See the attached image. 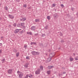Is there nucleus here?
Masks as SVG:
<instances>
[{
  "instance_id": "nucleus-25",
  "label": "nucleus",
  "mask_w": 78,
  "mask_h": 78,
  "mask_svg": "<svg viewBox=\"0 0 78 78\" xmlns=\"http://www.w3.org/2000/svg\"><path fill=\"white\" fill-rule=\"evenodd\" d=\"M21 26L22 27H23V26H24V25H25V23H21Z\"/></svg>"
},
{
  "instance_id": "nucleus-10",
  "label": "nucleus",
  "mask_w": 78,
  "mask_h": 78,
  "mask_svg": "<svg viewBox=\"0 0 78 78\" xmlns=\"http://www.w3.org/2000/svg\"><path fill=\"white\" fill-rule=\"evenodd\" d=\"M27 18H23L22 19H20V20L22 21V22H24L25 20H26Z\"/></svg>"
},
{
  "instance_id": "nucleus-23",
  "label": "nucleus",
  "mask_w": 78,
  "mask_h": 78,
  "mask_svg": "<svg viewBox=\"0 0 78 78\" xmlns=\"http://www.w3.org/2000/svg\"><path fill=\"white\" fill-rule=\"evenodd\" d=\"M47 19H48V20H50V16H48L47 17Z\"/></svg>"
},
{
  "instance_id": "nucleus-40",
  "label": "nucleus",
  "mask_w": 78,
  "mask_h": 78,
  "mask_svg": "<svg viewBox=\"0 0 78 78\" xmlns=\"http://www.w3.org/2000/svg\"><path fill=\"white\" fill-rule=\"evenodd\" d=\"M13 26H14V27H16V24L14 23L13 24Z\"/></svg>"
},
{
  "instance_id": "nucleus-48",
  "label": "nucleus",
  "mask_w": 78,
  "mask_h": 78,
  "mask_svg": "<svg viewBox=\"0 0 78 78\" xmlns=\"http://www.w3.org/2000/svg\"><path fill=\"white\" fill-rule=\"evenodd\" d=\"M0 53H2V50H0Z\"/></svg>"
},
{
  "instance_id": "nucleus-33",
  "label": "nucleus",
  "mask_w": 78,
  "mask_h": 78,
  "mask_svg": "<svg viewBox=\"0 0 78 78\" xmlns=\"http://www.w3.org/2000/svg\"><path fill=\"white\" fill-rule=\"evenodd\" d=\"M17 73L18 74V75H19V73H21V72H20V71H18L17 72Z\"/></svg>"
},
{
  "instance_id": "nucleus-54",
  "label": "nucleus",
  "mask_w": 78,
  "mask_h": 78,
  "mask_svg": "<svg viewBox=\"0 0 78 78\" xmlns=\"http://www.w3.org/2000/svg\"><path fill=\"white\" fill-rule=\"evenodd\" d=\"M2 37H1V38H2Z\"/></svg>"
},
{
  "instance_id": "nucleus-37",
  "label": "nucleus",
  "mask_w": 78,
  "mask_h": 78,
  "mask_svg": "<svg viewBox=\"0 0 78 78\" xmlns=\"http://www.w3.org/2000/svg\"><path fill=\"white\" fill-rule=\"evenodd\" d=\"M45 36V34H43L42 35V37H44V36Z\"/></svg>"
},
{
  "instance_id": "nucleus-51",
  "label": "nucleus",
  "mask_w": 78,
  "mask_h": 78,
  "mask_svg": "<svg viewBox=\"0 0 78 78\" xmlns=\"http://www.w3.org/2000/svg\"><path fill=\"white\" fill-rule=\"evenodd\" d=\"M1 5H2V4H1V3H0V6H1Z\"/></svg>"
},
{
  "instance_id": "nucleus-12",
  "label": "nucleus",
  "mask_w": 78,
  "mask_h": 78,
  "mask_svg": "<svg viewBox=\"0 0 78 78\" xmlns=\"http://www.w3.org/2000/svg\"><path fill=\"white\" fill-rule=\"evenodd\" d=\"M54 67V66H49L48 67V69H52V68H53Z\"/></svg>"
},
{
  "instance_id": "nucleus-28",
  "label": "nucleus",
  "mask_w": 78,
  "mask_h": 78,
  "mask_svg": "<svg viewBox=\"0 0 78 78\" xmlns=\"http://www.w3.org/2000/svg\"><path fill=\"white\" fill-rule=\"evenodd\" d=\"M48 25H47L46 26V27H45V29L46 30H47L48 29Z\"/></svg>"
},
{
  "instance_id": "nucleus-42",
  "label": "nucleus",
  "mask_w": 78,
  "mask_h": 78,
  "mask_svg": "<svg viewBox=\"0 0 78 78\" xmlns=\"http://www.w3.org/2000/svg\"><path fill=\"white\" fill-rule=\"evenodd\" d=\"M28 75H27L25 77V78H28Z\"/></svg>"
},
{
  "instance_id": "nucleus-2",
  "label": "nucleus",
  "mask_w": 78,
  "mask_h": 78,
  "mask_svg": "<svg viewBox=\"0 0 78 78\" xmlns=\"http://www.w3.org/2000/svg\"><path fill=\"white\" fill-rule=\"evenodd\" d=\"M35 74L36 75H38L39 74H40V73H41V69L39 68H38L37 69V70L35 71Z\"/></svg>"
},
{
  "instance_id": "nucleus-19",
  "label": "nucleus",
  "mask_w": 78,
  "mask_h": 78,
  "mask_svg": "<svg viewBox=\"0 0 78 78\" xmlns=\"http://www.w3.org/2000/svg\"><path fill=\"white\" fill-rule=\"evenodd\" d=\"M34 44H36V43L35 42H31L30 43V44L31 45H33Z\"/></svg>"
},
{
  "instance_id": "nucleus-1",
  "label": "nucleus",
  "mask_w": 78,
  "mask_h": 78,
  "mask_svg": "<svg viewBox=\"0 0 78 78\" xmlns=\"http://www.w3.org/2000/svg\"><path fill=\"white\" fill-rule=\"evenodd\" d=\"M33 55H39L40 54V53L38 52H36L34 51H32L31 52Z\"/></svg>"
},
{
  "instance_id": "nucleus-13",
  "label": "nucleus",
  "mask_w": 78,
  "mask_h": 78,
  "mask_svg": "<svg viewBox=\"0 0 78 78\" xmlns=\"http://www.w3.org/2000/svg\"><path fill=\"white\" fill-rule=\"evenodd\" d=\"M28 66V63H26L24 66L25 68H27Z\"/></svg>"
},
{
  "instance_id": "nucleus-18",
  "label": "nucleus",
  "mask_w": 78,
  "mask_h": 78,
  "mask_svg": "<svg viewBox=\"0 0 78 78\" xmlns=\"http://www.w3.org/2000/svg\"><path fill=\"white\" fill-rule=\"evenodd\" d=\"M17 27H21V24H20V23L18 24L17 25Z\"/></svg>"
},
{
  "instance_id": "nucleus-21",
  "label": "nucleus",
  "mask_w": 78,
  "mask_h": 78,
  "mask_svg": "<svg viewBox=\"0 0 78 78\" xmlns=\"http://www.w3.org/2000/svg\"><path fill=\"white\" fill-rule=\"evenodd\" d=\"M16 57H18V56H19V52H18L16 53Z\"/></svg>"
},
{
  "instance_id": "nucleus-41",
  "label": "nucleus",
  "mask_w": 78,
  "mask_h": 78,
  "mask_svg": "<svg viewBox=\"0 0 78 78\" xmlns=\"http://www.w3.org/2000/svg\"><path fill=\"white\" fill-rule=\"evenodd\" d=\"M37 34H34V36H37Z\"/></svg>"
},
{
  "instance_id": "nucleus-7",
  "label": "nucleus",
  "mask_w": 78,
  "mask_h": 78,
  "mask_svg": "<svg viewBox=\"0 0 78 78\" xmlns=\"http://www.w3.org/2000/svg\"><path fill=\"white\" fill-rule=\"evenodd\" d=\"M8 17H9V18H10V19H13L14 18V16L12 15H8Z\"/></svg>"
},
{
  "instance_id": "nucleus-46",
  "label": "nucleus",
  "mask_w": 78,
  "mask_h": 78,
  "mask_svg": "<svg viewBox=\"0 0 78 78\" xmlns=\"http://www.w3.org/2000/svg\"><path fill=\"white\" fill-rule=\"evenodd\" d=\"M2 43H0V46H2Z\"/></svg>"
},
{
  "instance_id": "nucleus-50",
  "label": "nucleus",
  "mask_w": 78,
  "mask_h": 78,
  "mask_svg": "<svg viewBox=\"0 0 78 78\" xmlns=\"http://www.w3.org/2000/svg\"><path fill=\"white\" fill-rule=\"evenodd\" d=\"M2 20V18L0 17V20Z\"/></svg>"
},
{
  "instance_id": "nucleus-34",
  "label": "nucleus",
  "mask_w": 78,
  "mask_h": 78,
  "mask_svg": "<svg viewBox=\"0 0 78 78\" xmlns=\"http://www.w3.org/2000/svg\"><path fill=\"white\" fill-rule=\"evenodd\" d=\"M27 45H24V48L26 49V48H27Z\"/></svg>"
},
{
  "instance_id": "nucleus-29",
  "label": "nucleus",
  "mask_w": 78,
  "mask_h": 78,
  "mask_svg": "<svg viewBox=\"0 0 78 78\" xmlns=\"http://www.w3.org/2000/svg\"><path fill=\"white\" fill-rule=\"evenodd\" d=\"M28 76L29 77V78H32V76H33V75L30 74V76Z\"/></svg>"
},
{
  "instance_id": "nucleus-31",
  "label": "nucleus",
  "mask_w": 78,
  "mask_h": 78,
  "mask_svg": "<svg viewBox=\"0 0 78 78\" xmlns=\"http://www.w3.org/2000/svg\"><path fill=\"white\" fill-rule=\"evenodd\" d=\"M17 51L16 49H14L13 50V52H14L15 53H16L17 52Z\"/></svg>"
},
{
  "instance_id": "nucleus-44",
  "label": "nucleus",
  "mask_w": 78,
  "mask_h": 78,
  "mask_svg": "<svg viewBox=\"0 0 78 78\" xmlns=\"http://www.w3.org/2000/svg\"><path fill=\"white\" fill-rule=\"evenodd\" d=\"M66 72H63V74H66Z\"/></svg>"
},
{
  "instance_id": "nucleus-43",
  "label": "nucleus",
  "mask_w": 78,
  "mask_h": 78,
  "mask_svg": "<svg viewBox=\"0 0 78 78\" xmlns=\"http://www.w3.org/2000/svg\"><path fill=\"white\" fill-rule=\"evenodd\" d=\"M64 40H62L61 41V42H64Z\"/></svg>"
},
{
  "instance_id": "nucleus-49",
  "label": "nucleus",
  "mask_w": 78,
  "mask_h": 78,
  "mask_svg": "<svg viewBox=\"0 0 78 78\" xmlns=\"http://www.w3.org/2000/svg\"><path fill=\"white\" fill-rule=\"evenodd\" d=\"M71 9L72 11H73V8H72Z\"/></svg>"
},
{
  "instance_id": "nucleus-45",
  "label": "nucleus",
  "mask_w": 78,
  "mask_h": 78,
  "mask_svg": "<svg viewBox=\"0 0 78 78\" xmlns=\"http://www.w3.org/2000/svg\"><path fill=\"white\" fill-rule=\"evenodd\" d=\"M58 75H59V76L61 77V74H60V73L58 74Z\"/></svg>"
},
{
  "instance_id": "nucleus-52",
  "label": "nucleus",
  "mask_w": 78,
  "mask_h": 78,
  "mask_svg": "<svg viewBox=\"0 0 78 78\" xmlns=\"http://www.w3.org/2000/svg\"><path fill=\"white\" fill-rule=\"evenodd\" d=\"M73 55H74V56H75V54L74 53V54H73Z\"/></svg>"
},
{
  "instance_id": "nucleus-8",
  "label": "nucleus",
  "mask_w": 78,
  "mask_h": 78,
  "mask_svg": "<svg viewBox=\"0 0 78 78\" xmlns=\"http://www.w3.org/2000/svg\"><path fill=\"white\" fill-rule=\"evenodd\" d=\"M40 71L41 70L42 71V70H44V67H43V66H40Z\"/></svg>"
},
{
  "instance_id": "nucleus-36",
  "label": "nucleus",
  "mask_w": 78,
  "mask_h": 78,
  "mask_svg": "<svg viewBox=\"0 0 78 78\" xmlns=\"http://www.w3.org/2000/svg\"><path fill=\"white\" fill-rule=\"evenodd\" d=\"M22 27L23 28V29H24L25 28H26V27L24 26H22Z\"/></svg>"
},
{
  "instance_id": "nucleus-15",
  "label": "nucleus",
  "mask_w": 78,
  "mask_h": 78,
  "mask_svg": "<svg viewBox=\"0 0 78 78\" xmlns=\"http://www.w3.org/2000/svg\"><path fill=\"white\" fill-rule=\"evenodd\" d=\"M55 54H54V55H53V53H52V54H50L49 56H50L51 57H53L54 56H55Z\"/></svg>"
},
{
  "instance_id": "nucleus-20",
  "label": "nucleus",
  "mask_w": 78,
  "mask_h": 78,
  "mask_svg": "<svg viewBox=\"0 0 78 78\" xmlns=\"http://www.w3.org/2000/svg\"><path fill=\"white\" fill-rule=\"evenodd\" d=\"M2 62V63H3V62H5V59H2L1 60Z\"/></svg>"
},
{
  "instance_id": "nucleus-26",
  "label": "nucleus",
  "mask_w": 78,
  "mask_h": 78,
  "mask_svg": "<svg viewBox=\"0 0 78 78\" xmlns=\"http://www.w3.org/2000/svg\"><path fill=\"white\" fill-rule=\"evenodd\" d=\"M73 58H70V61H73Z\"/></svg>"
},
{
  "instance_id": "nucleus-24",
  "label": "nucleus",
  "mask_w": 78,
  "mask_h": 78,
  "mask_svg": "<svg viewBox=\"0 0 78 78\" xmlns=\"http://www.w3.org/2000/svg\"><path fill=\"white\" fill-rule=\"evenodd\" d=\"M52 7H55L56 6V4H53L52 5Z\"/></svg>"
},
{
  "instance_id": "nucleus-9",
  "label": "nucleus",
  "mask_w": 78,
  "mask_h": 78,
  "mask_svg": "<svg viewBox=\"0 0 78 78\" xmlns=\"http://www.w3.org/2000/svg\"><path fill=\"white\" fill-rule=\"evenodd\" d=\"M23 74L22 73H20L19 74V78H22V76H23Z\"/></svg>"
},
{
  "instance_id": "nucleus-55",
  "label": "nucleus",
  "mask_w": 78,
  "mask_h": 78,
  "mask_svg": "<svg viewBox=\"0 0 78 78\" xmlns=\"http://www.w3.org/2000/svg\"><path fill=\"white\" fill-rule=\"evenodd\" d=\"M77 17H78V16H77Z\"/></svg>"
},
{
  "instance_id": "nucleus-6",
  "label": "nucleus",
  "mask_w": 78,
  "mask_h": 78,
  "mask_svg": "<svg viewBox=\"0 0 78 78\" xmlns=\"http://www.w3.org/2000/svg\"><path fill=\"white\" fill-rule=\"evenodd\" d=\"M30 29H31L32 31H34L36 30V27L34 26H33L31 27Z\"/></svg>"
},
{
  "instance_id": "nucleus-27",
  "label": "nucleus",
  "mask_w": 78,
  "mask_h": 78,
  "mask_svg": "<svg viewBox=\"0 0 78 78\" xmlns=\"http://www.w3.org/2000/svg\"><path fill=\"white\" fill-rule=\"evenodd\" d=\"M5 10L6 11H7L8 10V7H7V6H5Z\"/></svg>"
},
{
  "instance_id": "nucleus-32",
  "label": "nucleus",
  "mask_w": 78,
  "mask_h": 78,
  "mask_svg": "<svg viewBox=\"0 0 78 78\" xmlns=\"http://www.w3.org/2000/svg\"><path fill=\"white\" fill-rule=\"evenodd\" d=\"M27 5L26 4H24L23 5V7H24V8H27Z\"/></svg>"
},
{
  "instance_id": "nucleus-14",
  "label": "nucleus",
  "mask_w": 78,
  "mask_h": 78,
  "mask_svg": "<svg viewBox=\"0 0 78 78\" xmlns=\"http://www.w3.org/2000/svg\"><path fill=\"white\" fill-rule=\"evenodd\" d=\"M27 34H30V35H32V34H32V32H27Z\"/></svg>"
},
{
  "instance_id": "nucleus-16",
  "label": "nucleus",
  "mask_w": 78,
  "mask_h": 78,
  "mask_svg": "<svg viewBox=\"0 0 78 78\" xmlns=\"http://www.w3.org/2000/svg\"><path fill=\"white\" fill-rule=\"evenodd\" d=\"M24 31H25V30H23L22 31H21L20 33V34H22V33H23L24 32Z\"/></svg>"
},
{
  "instance_id": "nucleus-11",
  "label": "nucleus",
  "mask_w": 78,
  "mask_h": 78,
  "mask_svg": "<svg viewBox=\"0 0 78 78\" xmlns=\"http://www.w3.org/2000/svg\"><path fill=\"white\" fill-rule=\"evenodd\" d=\"M20 30L21 29H16V30L15 31V33L16 34L17 33L19 32V30Z\"/></svg>"
},
{
  "instance_id": "nucleus-4",
  "label": "nucleus",
  "mask_w": 78,
  "mask_h": 78,
  "mask_svg": "<svg viewBox=\"0 0 78 78\" xmlns=\"http://www.w3.org/2000/svg\"><path fill=\"white\" fill-rule=\"evenodd\" d=\"M58 17V15L57 14H55L54 15V18L55 19H56Z\"/></svg>"
},
{
  "instance_id": "nucleus-35",
  "label": "nucleus",
  "mask_w": 78,
  "mask_h": 78,
  "mask_svg": "<svg viewBox=\"0 0 78 78\" xmlns=\"http://www.w3.org/2000/svg\"><path fill=\"white\" fill-rule=\"evenodd\" d=\"M75 59L76 61H77V60H78V57L75 58Z\"/></svg>"
},
{
  "instance_id": "nucleus-17",
  "label": "nucleus",
  "mask_w": 78,
  "mask_h": 78,
  "mask_svg": "<svg viewBox=\"0 0 78 78\" xmlns=\"http://www.w3.org/2000/svg\"><path fill=\"white\" fill-rule=\"evenodd\" d=\"M40 20L39 19H37L35 20V21L36 22H39Z\"/></svg>"
},
{
  "instance_id": "nucleus-30",
  "label": "nucleus",
  "mask_w": 78,
  "mask_h": 78,
  "mask_svg": "<svg viewBox=\"0 0 78 78\" xmlns=\"http://www.w3.org/2000/svg\"><path fill=\"white\" fill-rule=\"evenodd\" d=\"M26 59H30V57L29 56H27L26 58Z\"/></svg>"
},
{
  "instance_id": "nucleus-39",
  "label": "nucleus",
  "mask_w": 78,
  "mask_h": 78,
  "mask_svg": "<svg viewBox=\"0 0 78 78\" xmlns=\"http://www.w3.org/2000/svg\"><path fill=\"white\" fill-rule=\"evenodd\" d=\"M60 36H62V34L61 33H60Z\"/></svg>"
},
{
  "instance_id": "nucleus-38",
  "label": "nucleus",
  "mask_w": 78,
  "mask_h": 78,
  "mask_svg": "<svg viewBox=\"0 0 78 78\" xmlns=\"http://www.w3.org/2000/svg\"><path fill=\"white\" fill-rule=\"evenodd\" d=\"M61 7H62V8H64V5L63 4H61Z\"/></svg>"
},
{
  "instance_id": "nucleus-47",
  "label": "nucleus",
  "mask_w": 78,
  "mask_h": 78,
  "mask_svg": "<svg viewBox=\"0 0 78 78\" xmlns=\"http://www.w3.org/2000/svg\"><path fill=\"white\" fill-rule=\"evenodd\" d=\"M16 0V2H19V0Z\"/></svg>"
},
{
  "instance_id": "nucleus-53",
  "label": "nucleus",
  "mask_w": 78,
  "mask_h": 78,
  "mask_svg": "<svg viewBox=\"0 0 78 78\" xmlns=\"http://www.w3.org/2000/svg\"><path fill=\"white\" fill-rule=\"evenodd\" d=\"M65 78V77H63V78Z\"/></svg>"
},
{
  "instance_id": "nucleus-22",
  "label": "nucleus",
  "mask_w": 78,
  "mask_h": 78,
  "mask_svg": "<svg viewBox=\"0 0 78 78\" xmlns=\"http://www.w3.org/2000/svg\"><path fill=\"white\" fill-rule=\"evenodd\" d=\"M51 71L50 70H49L48 71H47V73L48 74V75H49V74H50V72H51Z\"/></svg>"
},
{
  "instance_id": "nucleus-3",
  "label": "nucleus",
  "mask_w": 78,
  "mask_h": 78,
  "mask_svg": "<svg viewBox=\"0 0 78 78\" xmlns=\"http://www.w3.org/2000/svg\"><path fill=\"white\" fill-rule=\"evenodd\" d=\"M9 74H11L12 73V69H9L8 71Z\"/></svg>"
},
{
  "instance_id": "nucleus-5",
  "label": "nucleus",
  "mask_w": 78,
  "mask_h": 78,
  "mask_svg": "<svg viewBox=\"0 0 78 78\" xmlns=\"http://www.w3.org/2000/svg\"><path fill=\"white\" fill-rule=\"evenodd\" d=\"M51 58H48L47 60L46 61V62L47 63V62H50V61H51Z\"/></svg>"
}]
</instances>
